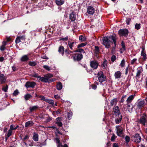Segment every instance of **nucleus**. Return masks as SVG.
Returning <instances> with one entry per match:
<instances>
[{
    "instance_id": "1",
    "label": "nucleus",
    "mask_w": 147,
    "mask_h": 147,
    "mask_svg": "<svg viewBox=\"0 0 147 147\" xmlns=\"http://www.w3.org/2000/svg\"><path fill=\"white\" fill-rule=\"evenodd\" d=\"M116 38L115 36H107L106 37H104L103 40V44L105 45L107 48H109L110 47L109 42H113L114 44L115 47L113 49H115L116 46Z\"/></svg>"
},
{
    "instance_id": "2",
    "label": "nucleus",
    "mask_w": 147,
    "mask_h": 147,
    "mask_svg": "<svg viewBox=\"0 0 147 147\" xmlns=\"http://www.w3.org/2000/svg\"><path fill=\"white\" fill-rule=\"evenodd\" d=\"M116 133L117 136L121 137H123L122 127L120 125H117L116 126Z\"/></svg>"
},
{
    "instance_id": "3",
    "label": "nucleus",
    "mask_w": 147,
    "mask_h": 147,
    "mask_svg": "<svg viewBox=\"0 0 147 147\" xmlns=\"http://www.w3.org/2000/svg\"><path fill=\"white\" fill-rule=\"evenodd\" d=\"M146 118V115L144 114L140 118L139 121V123L145 126L146 123H147V120Z\"/></svg>"
},
{
    "instance_id": "4",
    "label": "nucleus",
    "mask_w": 147,
    "mask_h": 147,
    "mask_svg": "<svg viewBox=\"0 0 147 147\" xmlns=\"http://www.w3.org/2000/svg\"><path fill=\"white\" fill-rule=\"evenodd\" d=\"M97 77L98 80L100 82H102L105 80V76L102 71H100L98 72L97 74Z\"/></svg>"
},
{
    "instance_id": "5",
    "label": "nucleus",
    "mask_w": 147,
    "mask_h": 147,
    "mask_svg": "<svg viewBox=\"0 0 147 147\" xmlns=\"http://www.w3.org/2000/svg\"><path fill=\"white\" fill-rule=\"evenodd\" d=\"M132 140L136 143H139L141 139L140 135L138 134H136L132 137Z\"/></svg>"
},
{
    "instance_id": "6",
    "label": "nucleus",
    "mask_w": 147,
    "mask_h": 147,
    "mask_svg": "<svg viewBox=\"0 0 147 147\" xmlns=\"http://www.w3.org/2000/svg\"><path fill=\"white\" fill-rule=\"evenodd\" d=\"M113 113L116 116L120 115V109L118 106H114L113 108Z\"/></svg>"
},
{
    "instance_id": "7",
    "label": "nucleus",
    "mask_w": 147,
    "mask_h": 147,
    "mask_svg": "<svg viewBox=\"0 0 147 147\" xmlns=\"http://www.w3.org/2000/svg\"><path fill=\"white\" fill-rule=\"evenodd\" d=\"M118 33L121 36L127 37L128 34V31L126 29H121L119 30Z\"/></svg>"
},
{
    "instance_id": "8",
    "label": "nucleus",
    "mask_w": 147,
    "mask_h": 147,
    "mask_svg": "<svg viewBox=\"0 0 147 147\" xmlns=\"http://www.w3.org/2000/svg\"><path fill=\"white\" fill-rule=\"evenodd\" d=\"M36 85V84L34 82H28L26 83L25 86L27 88L30 87L34 88Z\"/></svg>"
},
{
    "instance_id": "9",
    "label": "nucleus",
    "mask_w": 147,
    "mask_h": 147,
    "mask_svg": "<svg viewBox=\"0 0 147 147\" xmlns=\"http://www.w3.org/2000/svg\"><path fill=\"white\" fill-rule=\"evenodd\" d=\"M68 45L71 50H74L76 47V42H71L69 41L68 42Z\"/></svg>"
},
{
    "instance_id": "10",
    "label": "nucleus",
    "mask_w": 147,
    "mask_h": 147,
    "mask_svg": "<svg viewBox=\"0 0 147 147\" xmlns=\"http://www.w3.org/2000/svg\"><path fill=\"white\" fill-rule=\"evenodd\" d=\"M90 65L91 67L93 69H96L98 66V63L96 61H90Z\"/></svg>"
},
{
    "instance_id": "11",
    "label": "nucleus",
    "mask_w": 147,
    "mask_h": 147,
    "mask_svg": "<svg viewBox=\"0 0 147 147\" xmlns=\"http://www.w3.org/2000/svg\"><path fill=\"white\" fill-rule=\"evenodd\" d=\"M73 58L74 61H80L83 58V55L81 53L78 54L76 57L74 56Z\"/></svg>"
},
{
    "instance_id": "12",
    "label": "nucleus",
    "mask_w": 147,
    "mask_h": 147,
    "mask_svg": "<svg viewBox=\"0 0 147 147\" xmlns=\"http://www.w3.org/2000/svg\"><path fill=\"white\" fill-rule=\"evenodd\" d=\"M94 12V9L92 6H88L87 8V12L90 14L92 15Z\"/></svg>"
},
{
    "instance_id": "13",
    "label": "nucleus",
    "mask_w": 147,
    "mask_h": 147,
    "mask_svg": "<svg viewBox=\"0 0 147 147\" xmlns=\"http://www.w3.org/2000/svg\"><path fill=\"white\" fill-rule=\"evenodd\" d=\"M145 102L144 100H141L138 102L137 104V108L138 109H141L144 106Z\"/></svg>"
},
{
    "instance_id": "14",
    "label": "nucleus",
    "mask_w": 147,
    "mask_h": 147,
    "mask_svg": "<svg viewBox=\"0 0 147 147\" xmlns=\"http://www.w3.org/2000/svg\"><path fill=\"white\" fill-rule=\"evenodd\" d=\"M29 55H25L23 56L20 58V61L22 62L26 61L29 59L28 56Z\"/></svg>"
},
{
    "instance_id": "15",
    "label": "nucleus",
    "mask_w": 147,
    "mask_h": 147,
    "mask_svg": "<svg viewBox=\"0 0 147 147\" xmlns=\"http://www.w3.org/2000/svg\"><path fill=\"white\" fill-rule=\"evenodd\" d=\"M76 18V13L74 12H72L69 15V19L72 21H74L75 20Z\"/></svg>"
},
{
    "instance_id": "16",
    "label": "nucleus",
    "mask_w": 147,
    "mask_h": 147,
    "mask_svg": "<svg viewBox=\"0 0 147 147\" xmlns=\"http://www.w3.org/2000/svg\"><path fill=\"white\" fill-rule=\"evenodd\" d=\"M53 76V75L50 74H49L45 75L44 77L45 81V82H49V79L52 78Z\"/></svg>"
},
{
    "instance_id": "17",
    "label": "nucleus",
    "mask_w": 147,
    "mask_h": 147,
    "mask_svg": "<svg viewBox=\"0 0 147 147\" xmlns=\"http://www.w3.org/2000/svg\"><path fill=\"white\" fill-rule=\"evenodd\" d=\"M6 78L4 74H0V82L1 84L4 83L6 80Z\"/></svg>"
},
{
    "instance_id": "18",
    "label": "nucleus",
    "mask_w": 147,
    "mask_h": 147,
    "mask_svg": "<svg viewBox=\"0 0 147 147\" xmlns=\"http://www.w3.org/2000/svg\"><path fill=\"white\" fill-rule=\"evenodd\" d=\"M122 73L120 71H117L114 74V76L115 79H119L121 78Z\"/></svg>"
},
{
    "instance_id": "19",
    "label": "nucleus",
    "mask_w": 147,
    "mask_h": 147,
    "mask_svg": "<svg viewBox=\"0 0 147 147\" xmlns=\"http://www.w3.org/2000/svg\"><path fill=\"white\" fill-rule=\"evenodd\" d=\"M58 51L62 56L63 55L64 53V48L63 47L61 46H60L58 49Z\"/></svg>"
},
{
    "instance_id": "20",
    "label": "nucleus",
    "mask_w": 147,
    "mask_h": 147,
    "mask_svg": "<svg viewBox=\"0 0 147 147\" xmlns=\"http://www.w3.org/2000/svg\"><path fill=\"white\" fill-rule=\"evenodd\" d=\"M135 95H131L128 97L126 100V102L127 103H130L134 98Z\"/></svg>"
},
{
    "instance_id": "21",
    "label": "nucleus",
    "mask_w": 147,
    "mask_h": 147,
    "mask_svg": "<svg viewBox=\"0 0 147 147\" xmlns=\"http://www.w3.org/2000/svg\"><path fill=\"white\" fill-rule=\"evenodd\" d=\"M73 52L72 51H65V54L66 56L68 58H70L71 57H73L72 56L71 53Z\"/></svg>"
},
{
    "instance_id": "22",
    "label": "nucleus",
    "mask_w": 147,
    "mask_h": 147,
    "mask_svg": "<svg viewBox=\"0 0 147 147\" xmlns=\"http://www.w3.org/2000/svg\"><path fill=\"white\" fill-rule=\"evenodd\" d=\"M117 98H114L112 100L110 101V105L111 106H113L114 105H116L117 103Z\"/></svg>"
},
{
    "instance_id": "23",
    "label": "nucleus",
    "mask_w": 147,
    "mask_h": 147,
    "mask_svg": "<svg viewBox=\"0 0 147 147\" xmlns=\"http://www.w3.org/2000/svg\"><path fill=\"white\" fill-rule=\"evenodd\" d=\"M61 119L60 117H58L56 119L57 122L56 123L59 127H61L63 125L62 123L61 122L60 119Z\"/></svg>"
},
{
    "instance_id": "24",
    "label": "nucleus",
    "mask_w": 147,
    "mask_h": 147,
    "mask_svg": "<svg viewBox=\"0 0 147 147\" xmlns=\"http://www.w3.org/2000/svg\"><path fill=\"white\" fill-rule=\"evenodd\" d=\"M122 119V116L121 115H119V116H118V117L116 118L115 120V123L117 124H119L121 122Z\"/></svg>"
},
{
    "instance_id": "25",
    "label": "nucleus",
    "mask_w": 147,
    "mask_h": 147,
    "mask_svg": "<svg viewBox=\"0 0 147 147\" xmlns=\"http://www.w3.org/2000/svg\"><path fill=\"white\" fill-rule=\"evenodd\" d=\"M141 56L142 57V58L144 60H145L146 59V55L145 53V51L144 49H143L141 53Z\"/></svg>"
},
{
    "instance_id": "26",
    "label": "nucleus",
    "mask_w": 147,
    "mask_h": 147,
    "mask_svg": "<svg viewBox=\"0 0 147 147\" xmlns=\"http://www.w3.org/2000/svg\"><path fill=\"white\" fill-rule=\"evenodd\" d=\"M32 96L29 94H25L24 96V98L26 100H29L30 98L32 97Z\"/></svg>"
},
{
    "instance_id": "27",
    "label": "nucleus",
    "mask_w": 147,
    "mask_h": 147,
    "mask_svg": "<svg viewBox=\"0 0 147 147\" xmlns=\"http://www.w3.org/2000/svg\"><path fill=\"white\" fill-rule=\"evenodd\" d=\"M64 1L63 0H55L56 4L58 5H61L64 3Z\"/></svg>"
},
{
    "instance_id": "28",
    "label": "nucleus",
    "mask_w": 147,
    "mask_h": 147,
    "mask_svg": "<svg viewBox=\"0 0 147 147\" xmlns=\"http://www.w3.org/2000/svg\"><path fill=\"white\" fill-rule=\"evenodd\" d=\"M56 87L58 90H61L62 88V85L61 83L60 82H59L57 84Z\"/></svg>"
},
{
    "instance_id": "29",
    "label": "nucleus",
    "mask_w": 147,
    "mask_h": 147,
    "mask_svg": "<svg viewBox=\"0 0 147 147\" xmlns=\"http://www.w3.org/2000/svg\"><path fill=\"white\" fill-rule=\"evenodd\" d=\"M33 123L32 121H29L26 122L25 124V127H28L32 126L33 125Z\"/></svg>"
},
{
    "instance_id": "30",
    "label": "nucleus",
    "mask_w": 147,
    "mask_h": 147,
    "mask_svg": "<svg viewBox=\"0 0 147 147\" xmlns=\"http://www.w3.org/2000/svg\"><path fill=\"white\" fill-rule=\"evenodd\" d=\"M38 107L37 106H34L32 107H30L29 108V109L31 112H32L35 111L38 109Z\"/></svg>"
},
{
    "instance_id": "31",
    "label": "nucleus",
    "mask_w": 147,
    "mask_h": 147,
    "mask_svg": "<svg viewBox=\"0 0 147 147\" xmlns=\"http://www.w3.org/2000/svg\"><path fill=\"white\" fill-rule=\"evenodd\" d=\"M33 140L35 141H38V136L36 134L34 133L33 137Z\"/></svg>"
},
{
    "instance_id": "32",
    "label": "nucleus",
    "mask_w": 147,
    "mask_h": 147,
    "mask_svg": "<svg viewBox=\"0 0 147 147\" xmlns=\"http://www.w3.org/2000/svg\"><path fill=\"white\" fill-rule=\"evenodd\" d=\"M43 67L47 71H49L52 69V68L51 67H49L47 65H44L43 66Z\"/></svg>"
},
{
    "instance_id": "33",
    "label": "nucleus",
    "mask_w": 147,
    "mask_h": 147,
    "mask_svg": "<svg viewBox=\"0 0 147 147\" xmlns=\"http://www.w3.org/2000/svg\"><path fill=\"white\" fill-rule=\"evenodd\" d=\"M127 109L128 111L130 113H131L132 111V110L133 109V107H131V109H129V108L131 106L129 103H127Z\"/></svg>"
},
{
    "instance_id": "34",
    "label": "nucleus",
    "mask_w": 147,
    "mask_h": 147,
    "mask_svg": "<svg viewBox=\"0 0 147 147\" xmlns=\"http://www.w3.org/2000/svg\"><path fill=\"white\" fill-rule=\"evenodd\" d=\"M46 102L51 104L53 106L54 104L53 101L52 100L47 99V100H46Z\"/></svg>"
},
{
    "instance_id": "35",
    "label": "nucleus",
    "mask_w": 147,
    "mask_h": 147,
    "mask_svg": "<svg viewBox=\"0 0 147 147\" xmlns=\"http://www.w3.org/2000/svg\"><path fill=\"white\" fill-rule=\"evenodd\" d=\"M74 53L78 52L80 53H85L84 50L81 49L76 50L74 51Z\"/></svg>"
},
{
    "instance_id": "36",
    "label": "nucleus",
    "mask_w": 147,
    "mask_h": 147,
    "mask_svg": "<svg viewBox=\"0 0 147 147\" xmlns=\"http://www.w3.org/2000/svg\"><path fill=\"white\" fill-rule=\"evenodd\" d=\"M79 39L82 42L86 40V38L84 37L82 35H81L79 36Z\"/></svg>"
},
{
    "instance_id": "37",
    "label": "nucleus",
    "mask_w": 147,
    "mask_h": 147,
    "mask_svg": "<svg viewBox=\"0 0 147 147\" xmlns=\"http://www.w3.org/2000/svg\"><path fill=\"white\" fill-rule=\"evenodd\" d=\"M107 63V61H105L102 64L101 66L102 67H103L104 69L106 67Z\"/></svg>"
},
{
    "instance_id": "38",
    "label": "nucleus",
    "mask_w": 147,
    "mask_h": 147,
    "mask_svg": "<svg viewBox=\"0 0 147 147\" xmlns=\"http://www.w3.org/2000/svg\"><path fill=\"white\" fill-rule=\"evenodd\" d=\"M28 64L30 65L31 66H34L36 65V63L34 61H30Z\"/></svg>"
},
{
    "instance_id": "39",
    "label": "nucleus",
    "mask_w": 147,
    "mask_h": 147,
    "mask_svg": "<svg viewBox=\"0 0 147 147\" xmlns=\"http://www.w3.org/2000/svg\"><path fill=\"white\" fill-rule=\"evenodd\" d=\"M120 65L121 67H124L125 65V61L123 59L121 61V62L120 64Z\"/></svg>"
},
{
    "instance_id": "40",
    "label": "nucleus",
    "mask_w": 147,
    "mask_h": 147,
    "mask_svg": "<svg viewBox=\"0 0 147 147\" xmlns=\"http://www.w3.org/2000/svg\"><path fill=\"white\" fill-rule=\"evenodd\" d=\"M140 27V24L137 23L135 25V28L137 30L139 29Z\"/></svg>"
},
{
    "instance_id": "41",
    "label": "nucleus",
    "mask_w": 147,
    "mask_h": 147,
    "mask_svg": "<svg viewBox=\"0 0 147 147\" xmlns=\"http://www.w3.org/2000/svg\"><path fill=\"white\" fill-rule=\"evenodd\" d=\"M67 115L68 118L69 119H71V118L72 116V113L71 112L69 111Z\"/></svg>"
},
{
    "instance_id": "42",
    "label": "nucleus",
    "mask_w": 147,
    "mask_h": 147,
    "mask_svg": "<svg viewBox=\"0 0 147 147\" xmlns=\"http://www.w3.org/2000/svg\"><path fill=\"white\" fill-rule=\"evenodd\" d=\"M141 73V71L140 70H138L137 71L136 76L137 77L139 78L140 76V75Z\"/></svg>"
},
{
    "instance_id": "43",
    "label": "nucleus",
    "mask_w": 147,
    "mask_h": 147,
    "mask_svg": "<svg viewBox=\"0 0 147 147\" xmlns=\"http://www.w3.org/2000/svg\"><path fill=\"white\" fill-rule=\"evenodd\" d=\"M38 79L39 80H40L42 82H45V79L44 77H41L39 76Z\"/></svg>"
},
{
    "instance_id": "44",
    "label": "nucleus",
    "mask_w": 147,
    "mask_h": 147,
    "mask_svg": "<svg viewBox=\"0 0 147 147\" xmlns=\"http://www.w3.org/2000/svg\"><path fill=\"white\" fill-rule=\"evenodd\" d=\"M86 44L85 43H82L78 45L77 46L78 48H80L85 46L86 45Z\"/></svg>"
},
{
    "instance_id": "45",
    "label": "nucleus",
    "mask_w": 147,
    "mask_h": 147,
    "mask_svg": "<svg viewBox=\"0 0 147 147\" xmlns=\"http://www.w3.org/2000/svg\"><path fill=\"white\" fill-rule=\"evenodd\" d=\"M12 130L10 129L8 130L7 135L8 137H9L11 136L12 133Z\"/></svg>"
},
{
    "instance_id": "46",
    "label": "nucleus",
    "mask_w": 147,
    "mask_h": 147,
    "mask_svg": "<svg viewBox=\"0 0 147 147\" xmlns=\"http://www.w3.org/2000/svg\"><path fill=\"white\" fill-rule=\"evenodd\" d=\"M38 97L41 98V100L46 101V100H47V98H46V97L43 96H38Z\"/></svg>"
},
{
    "instance_id": "47",
    "label": "nucleus",
    "mask_w": 147,
    "mask_h": 147,
    "mask_svg": "<svg viewBox=\"0 0 147 147\" xmlns=\"http://www.w3.org/2000/svg\"><path fill=\"white\" fill-rule=\"evenodd\" d=\"M8 89V86L7 85H6L5 87H3L2 88L3 90L5 92H7V91Z\"/></svg>"
},
{
    "instance_id": "48",
    "label": "nucleus",
    "mask_w": 147,
    "mask_h": 147,
    "mask_svg": "<svg viewBox=\"0 0 147 147\" xmlns=\"http://www.w3.org/2000/svg\"><path fill=\"white\" fill-rule=\"evenodd\" d=\"M19 93V92H18V90H16L14 91V92L13 93V96H16L17 95H18Z\"/></svg>"
},
{
    "instance_id": "49",
    "label": "nucleus",
    "mask_w": 147,
    "mask_h": 147,
    "mask_svg": "<svg viewBox=\"0 0 147 147\" xmlns=\"http://www.w3.org/2000/svg\"><path fill=\"white\" fill-rule=\"evenodd\" d=\"M15 41L16 43H18L20 42L21 41L20 37L18 36L16 38Z\"/></svg>"
},
{
    "instance_id": "50",
    "label": "nucleus",
    "mask_w": 147,
    "mask_h": 147,
    "mask_svg": "<svg viewBox=\"0 0 147 147\" xmlns=\"http://www.w3.org/2000/svg\"><path fill=\"white\" fill-rule=\"evenodd\" d=\"M131 21V19L130 18H126V22L127 24L129 25V23L130 21Z\"/></svg>"
},
{
    "instance_id": "51",
    "label": "nucleus",
    "mask_w": 147,
    "mask_h": 147,
    "mask_svg": "<svg viewBox=\"0 0 147 147\" xmlns=\"http://www.w3.org/2000/svg\"><path fill=\"white\" fill-rule=\"evenodd\" d=\"M68 39V37L67 36H66L65 38H61L60 39V40L63 41H67Z\"/></svg>"
},
{
    "instance_id": "52",
    "label": "nucleus",
    "mask_w": 147,
    "mask_h": 147,
    "mask_svg": "<svg viewBox=\"0 0 147 147\" xmlns=\"http://www.w3.org/2000/svg\"><path fill=\"white\" fill-rule=\"evenodd\" d=\"M116 59V57L114 55H113L112 56L111 58V60L113 62Z\"/></svg>"
},
{
    "instance_id": "53",
    "label": "nucleus",
    "mask_w": 147,
    "mask_h": 147,
    "mask_svg": "<svg viewBox=\"0 0 147 147\" xmlns=\"http://www.w3.org/2000/svg\"><path fill=\"white\" fill-rule=\"evenodd\" d=\"M116 138V136L115 134H113L111 137V140L112 141H113Z\"/></svg>"
},
{
    "instance_id": "54",
    "label": "nucleus",
    "mask_w": 147,
    "mask_h": 147,
    "mask_svg": "<svg viewBox=\"0 0 147 147\" xmlns=\"http://www.w3.org/2000/svg\"><path fill=\"white\" fill-rule=\"evenodd\" d=\"M125 140L127 142H128L129 141L130 138L128 136H126L125 137Z\"/></svg>"
},
{
    "instance_id": "55",
    "label": "nucleus",
    "mask_w": 147,
    "mask_h": 147,
    "mask_svg": "<svg viewBox=\"0 0 147 147\" xmlns=\"http://www.w3.org/2000/svg\"><path fill=\"white\" fill-rule=\"evenodd\" d=\"M137 59L136 58L134 59L132 61H131V64H133L134 63L136 62V61H137Z\"/></svg>"
},
{
    "instance_id": "56",
    "label": "nucleus",
    "mask_w": 147,
    "mask_h": 147,
    "mask_svg": "<svg viewBox=\"0 0 147 147\" xmlns=\"http://www.w3.org/2000/svg\"><path fill=\"white\" fill-rule=\"evenodd\" d=\"M52 118L51 117H48V118L46 119V122H49L52 119Z\"/></svg>"
},
{
    "instance_id": "57",
    "label": "nucleus",
    "mask_w": 147,
    "mask_h": 147,
    "mask_svg": "<svg viewBox=\"0 0 147 147\" xmlns=\"http://www.w3.org/2000/svg\"><path fill=\"white\" fill-rule=\"evenodd\" d=\"M10 129L12 130H15V127L12 124L10 125Z\"/></svg>"
},
{
    "instance_id": "58",
    "label": "nucleus",
    "mask_w": 147,
    "mask_h": 147,
    "mask_svg": "<svg viewBox=\"0 0 147 147\" xmlns=\"http://www.w3.org/2000/svg\"><path fill=\"white\" fill-rule=\"evenodd\" d=\"M22 145L23 146V147H27V144L25 143V142H22Z\"/></svg>"
},
{
    "instance_id": "59",
    "label": "nucleus",
    "mask_w": 147,
    "mask_h": 147,
    "mask_svg": "<svg viewBox=\"0 0 147 147\" xmlns=\"http://www.w3.org/2000/svg\"><path fill=\"white\" fill-rule=\"evenodd\" d=\"M54 97L56 99L58 100L60 98V96L58 95H54Z\"/></svg>"
},
{
    "instance_id": "60",
    "label": "nucleus",
    "mask_w": 147,
    "mask_h": 147,
    "mask_svg": "<svg viewBox=\"0 0 147 147\" xmlns=\"http://www.w3.org/2000/svg\"><path fill=\"white\" fill-rule=\"evenodd\" d=\"M92 88L93 89H96L97 88V86L95 85H93L92 86Z\"/></svg>"
},
{
    "instance_id": "61",
    "label": "nucleus",
    "mask_w": 147,
    "mask_h": 147,
    "mask_svg": "<svg viewBox=\"0 0 147 147\" xmlns=\"http://www.w3.org/2000/svg\"><path fill=\"white\" fill-rule=\"evenodd\" d=\"M95 48L96 51L98 52L99 51V48L98 46H95Z\"/></svg>"
},
{
    "instance_id": "62",
    "label": "nucleus",
    "mask_w": 147,
    "mask_h": 147,
    "mask_svg": "<svg viewBox=\"0 0 147 147\" xmlns=\"http://www.w3.org/2000/svg\"><path fill=\"white\" fill-rule=\"evenodd\" d=\"M5 47L4 46L2 45L1 46L0 49L2 51H3L5 49Z\"/></svg>"
},
{
    "instance_id": "63",
    "label": "nucleus",
    "mask_w": 147,
    "mask_h": 147,
    "mask_svg": "<svg viewBox=\"0 0 147 147\" xmlns=\"http://www.w3.org/2000/svg\"><path fill=\"white\" fill-rule=\"evenodd\" d=\"M29 137L28 135H26L23 138V140H25L28 139Z\"/></svg>"
},
{
    "instance_id": "64",
    "label": "nucleus",
    "mask_w": 147,
    "mask_h": 147,
    "mask_svg": "<svg viewBox=\"0 0 147 147\" xmlns=\"http://www.w3.org/2000/svg\"><path fill=\"white\" fill-rule=\"evenodd\" d=\"M113 147H119V146L117 144L114 143L113 144Z\"/></svg>"
}]
</instances>
